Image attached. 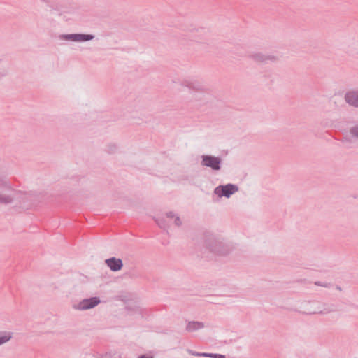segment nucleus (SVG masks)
I'll use <instances>...</instances> for the list:
<instances>
[{"instance_id":"f257e3e1","label":"nucleus","mask_w":358,"mask_h":358,"mask_svg":"<svg viewBox=\"0 0 358 358\" xmlns=\"http://www.w3.org/2000/svg\"><path fill=\"white\" fill-rule=\"evenodd\" d=\"M238 191L236 186L228 184L224 186H219L215 189V193L220 197L226 196L229 197L231 194Z\"/></svg>"},{"instance_id":"f03ea898","label":"nucleus","mask_w":358,"mask_h":358,"mask_svg":"<svg viewBox=\"0 0 358 358\" xmlns=\"http://www.w3.org/2000/svg\"><path fill=\"white\" fill-rule=\"evenodd\" d=\"M220 159L213 156H203V164L211 167L214 170L220 169Z\"/></svg>"},{"instance_id":"7ed1b4c3","label":"nucleus","mask_w":358,"mask_h":358,"mask_svg":"<svg viewBox=\"0 0 358 358\" xmlns=\"http://www.w3.org/2000/svg\"><path fill=\"white\" fill-rule=\"evenodd\" d=\"M99 299L96 297L85 299L79 303L78 308L82 310L92 308L99 304Z\"/></svg>"},{"instance_id":"20e7f679","label":"nucleus","mask_w":358,"mask_h":358,"mask_svg":"<svg viewBox=\"0 0 358 358\" xmlns=\"http://www.w3.org/2000/svg\"><path fill=\"white\" fill-rule=\"evenodd\" d=\"M62 38L66 40H71L73 41H85L92 39L93 36L85 34H69L62 36Z\"/></svg>"},{"instance_id":"39448f33","label":"nucleus","mask_w":358,"mask_h":358,"mask_svg":"<svg viewBox=\"0 0 358 358\" xmlns=\"http://www.w3.org/2000/svg\"><path fill=\"white\" fill-rule=\"evenodd\" d=\"M106 264L113 271H119L122 267V260L120 259H116L115 257L106 259Z\"/></svg>"},{"instance_id":"423d86ee","label":"nucleus","mask_w":358,"mask_h":358,"mask_svg":"<svg viewBox=\"0 0 358 358\" xmlns=\"http://www.w3.org/2000/svg\"><path fill=\"white\" fill-rule=\"evenodd\" d=\"M347 101L355 106H358V94L355 92H349L346 95Z\"/></svg>"},{"instance_id":"0eeeda50","label":"nucleus","mask_w":358,"mask_h":358,"mask_svg":"<svg viewBox=\"0 0 358 358\" xmlns=\"http://www.w3.org/2000/svg\"><path fill=\"white\" fill-rule=\"evenodd\" d=\"M12 338V333L10 332H3L0 335V345H2L8 341L10 340Z\"/></svg>"},{"instance_id":"6e6552de","label":"nucleus","mask_w":358,"mask_h":358,"mask_svg":"<svg viewBox=\"0 0 358 358\" xmlns=\"http://www.w3.org/2000/svg\"><path fill=\"white\" fill-rule=\"evenodd\" d=\"M203 327V325L201 323H199V322H189L188 326H187V329L189 331H194L195 329H200Z\"/></svg>"},{"instance_id":"1a4fd4ad","label":"nucleus","mask_w":358,"mask_h":358,"mask_svg":"<svg viewBox=\"0 0 358 358\" xmlns=\"http://www.w3.org/2000/svg\"><path fill=\"white\" fill-rule=\"evenodd\" d=\"M202 355L205 356V357H214V358H225L224 355H219V354H206V353H203Z\"/></svg>"},{"instance_id":"9d476101","label":"nucleus","mask_w":358,"mask_h":358,"mask_svg":"<svg viewBox=\"0 0 358 358\" xmlns=\"http://www.w3.org/2000/svg\"><path fill=\"white\" fill-rule=\"evenodd\" d=\"M352 133L354 136H358V127H355L352 129Z\"/></svg>"},{"instance_id":"9b49d317","label":"nucleus","mask_w":358,"mask_h":358,"mask_svg":"<svg viewBox=\"0 0 358 358\" xmlns=\"http://www.w3.org/2000/svg\"><path fill=\"white\" fill-rule=\"evenodd\" d=\"M175 222H176V224L180 225V219L178 217H177L175 220Z\"/></svg>"},{"instance_id":"f8f14e48","label":"nucleus","mask_w":358,"mask_h":358,"mask_svg":"<svg viewBox=\"0 0 358 358\" xmlns=\"http://www.w3.org/2000/svg\"><path fill=\"white\" fill-rule=\"evenodd\" d=\"M140 358H152V357L143 355V356H141Z\"/></svg>"},{"instance_id":"ddd939ff","label":"nucleus","mask_w":358,"mask_h":358,"mask_svg":"<svg viewBox=\"0 0 358 358\" xmlns=\"http://www.w3.org/2000/svg\"><path fill=\"white\" fill-rule=\"evenodd\" d=\"M171 213L170 214H168V217H173L172 215H171Z\"/></svg>"}]
</instances>
